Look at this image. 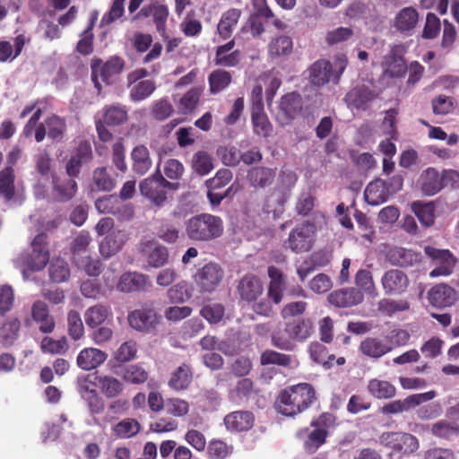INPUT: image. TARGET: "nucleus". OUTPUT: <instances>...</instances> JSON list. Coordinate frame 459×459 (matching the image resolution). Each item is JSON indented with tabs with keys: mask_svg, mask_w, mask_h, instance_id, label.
I'll use <instances>...</instances> for the list:
<instances>
[{
	"mask_svg": "<svg viewBox=\"0 0 459 459\" xmlns=\"http://www.w3.org/2000/svg\"><path fill=\"white\" fill-rule=\"evenodd\" d=\"M293 43L289 36L281 35L271 40L268 53L272 57L288 56L292 52Z\"/></svg>",
	"mask_w": 459,
	"mask_h": 459,
	"instance_id": "603ef678",
	"label": "nucleus"
},
{
	"mask_svg": "<svg viewBox=\"0 0 459 459\" xmlns=\"http://www.w3.org/2000/svg\"><path fill=\"white\" fill-rule=\"evenodd\" d=\"M31 318L42 333H52L56 328V321L50 315L48 306L42 300H36L31 306Z\"/></svg>",
	"mask_w": 459,
	"mask_h": 459,
	"instance_id": "4be33fe9",
	"label": "nucleus"
},
{
	"mask_svg": "<svg viewBox=\"0 0 459 459\" xmlns=\"http://www.w3.org/2000/svg\"><path fill=\"white\" fill-rule=\"evenodd\" d=\"M411 211L420 223L425 227L432 226L435 222L434 202L414 201L411 204Z\"/></svg>",
	"mask_w": 459,
	"mask_h": 459,
	"instance_id": "37998d69",
	"label": "nucleus"
},
{
	"mask_svg": "<svg viewBox=\"0 0 459 459\" xmlns=\"http://www.w3.org/2000/svg\"><path fill=\"white\" fill-rule=\"evenodd\" d=\"M131 158L133 160L132 169L138 175L146 174L152 168V161L150 152L144 145L135 146L131 152Z\"/></svg>",
	"mask_w": 459,
	"mask_h": 459,
	"instance_id": "ea45409f",
	"label": "nucleus"
},
{
	"mask_svg": "<svg viewBox=\"0 0 459 459\" xmlns=\"http://www.w3.org/2000/svg\"><path fill=\"white\" fill-rule=\"evenodd\" d=\"M95 207L99 212L112 214L120 221H129L134 217L133 206L124 204L114 195L98 198L95 202Z\"/></svg>",
	"mask_w": 459,
	"mask_h": 459,
	"instance_id": "f8f14e48",
	"label": "nucleus"
},
{
	"mask_svg": "<svg viewBox=\"0 0 459 459\" xmlns=\"http://www.w3.org/2000/svg\"><path fill=\"white\" fill-rule=\"evenodd\" d=\"M327 299L336 307H350L360 304L364 299V295L358 289L346 288L331 292Z\"/></svg>",
	"mask_w": 459,
	"mask_h": 459,
	"instance_id": "b1692460",
	"label": "nucleus"
},
{
	"mask_svg": "<svg viewBox=\"0 0 459 459\" xmlns=\"http://www.w3.org/2000/svg\"><path fill=\"white\" fill-rule=\"evenodd\" d=\"M156 89L154 81L143 80L134 84L130 90V99L141 101L150 97Z\"/></svg>",
	"mask_w": 459,
	"mask_h": 459,
	"instance_id": "bf43d9fd",
	"label": "nucleus"
},
{
	"mask_svg": "<svg viewBox=\"0 0 459 459\" xmlns=\"http://www.w3.org/2000/svg\"><path fill=\"white\" fill-rule=\"evenodd\" d=\"M316 231V225L312 222L304 221L297 225L284 242L285 248H289L296 254L308 252L314 245Z\"/></svg>",
	"mask_w": 459,
	"mask_h": 459,
	"instance_id": "0eeeda50",
	"label": "nucleus"
},
{
	"mask_svg": "<svg viewBox=\"0 0 459 459\" xmlns=\"http://www.w3.org/2000/svg\"><path fill=\"white\" fill-rule=\"evenodd\" d=\"M147 284V276L137 272H127L120 276L117 290L122 292L143 290Z\"/></svg>",
	"mask_w": 459,
	"mask_h": 459,
	"instance_id": "72a5a7b5",
	"label": "nucleus"
},
{
	"mask_svg": "<svg viewBox=\"0 0 459 459\" xmlns=\"http://www.w3.org/2000/svg\"><path fill=\"white\" fill-rule=\"evenodd\" d=\"M381 284L385 295H400L406 291L409 278L401 270L390 269L383 274Z\"/></svg>",
	"mask_w": 459,
	"mask_h": 459,
	"instance_id": "a211bd4d",
	"label": "nucleus"
},
{
	"mask_svg": "<svg viewBox=\"0 0 459 459\" xmlns=\"http://www.w3.org/2000/svg\"><path fill=\"white\" fill-rule=\"evenodd\" d=\"M193 380V372L191 367L186 363H182L175 371L172 372L168 382L169 386L177 392L186 390Z\"/></svg>",
	"mask_w": 459,
	"mask_h": 459,
	"instance_id": "f704fd0d",
	"label": "nucleus"
},
{
	"mask_svg": "<svg viewBox=\"0 0 459 459\" xmlns=\"http://www.w3.org/2000/svg\"><path fill=\"white\" fill-rule=\"evenodd\" d=\"M456 299L455 290L446 283L436 284L428 292L429 304L438 308L451 307Z\"/></svg>",
	"mask_w": 459,
	"mask_h": 459,
	"instance_id": "412c9836",
	"label": "nucleus"
},
{
	"mask_svg": "<svg viewBox=\"0 0 459 459\" xmlns=\"http://www.w3.org/2000/svg\"><path fill=\"white\" fill-rule=\"evenodd\" d=\"M309 82L315 86H324L330 81L333 82V65L326 59H318L314 62L309 69Z\"/></svg>",
	"mask_w": 459,
	"mask_h": 459,
	"instance_id": "cd10ccee",
	"label": "nucleus"
},
{
	"mask_svg": "<svg viewBox=\"0 0 459 459\" xmlns=\"http://www.w3.org/2000/svg\"><path fill=\"white\" fill-rule=\"evenodd\" d=\"M236 292L241 300L251 303L263 296L264 286L257 276L246 274L238 281Z\"/></svg>",
	"mask_w": 459,
	"mask_h": 459,
	"instance_id": "dca6fc26",
	"label": "nucleus"
},
{
	"mask_svg": "<svg viewBox=\"0 0 459 459\" xmlns=\"http://www.w3.org/2000/svg\"><path fill=\"white\" fill-rule=\"evenodd\" d=\"M232 82V73L224 69H216L208 76L209 91L217 94L226 90Z\"/></svg>",
	"mask_w": 459,
	"mask_h": 459,
	"instance_id": "a18cd8bd",
	"label": "nucleus"
},
{
	"mask_svg": "<svg viewBox=\"0 0 459 459\" xmlns=\"http://www.w3.org/2000/svg\"><path fill=\"white\" fill-rule=\"evenodd\" d=\"M379 443L394 454H411L420 445L418 438L404 432H384L379 437Z\"/></svg>",
	"mask_w": 459,
	"mask_h": 459,
	"instance_id": "1a4fd4ad",
	"label": "nucleus"
},
{
	"mask_svg": "<svg viewBox=\"0 0 459 459\" xmlns=\"http://www.w3.org/2000/svg\"><path fill=\"white\" fill-rule=\"evenodd\" d=\"M423 196H433L446 186L459 188V172L452 169H445L439 172L433 167L421 171L416 183Z\"/></svg>",
	"mask_w": 459,
	"mask_h": 459,
	"instance_id": "7ed1b4c3",
	"label": "nucleus"
},
{
	"mask_svg": "<svg viewBox=\"0 0 459 459\" xmlns=\"http://www.w3.org/2000/svg\"><path fill=\"white\" fill-rule=\"evenodd\" d=\"M152 16L153 23L157 31L162 38L168 39L166 36V22L169 17V9L166 5L157 2L144 5L133 18L132 21H139Z\"/></svg>",
	"mask_w": 459,
	"mask_h": 459,
	"instance_id": "4468645a",
	"label": "nucleus"
},
{
	"mask_svg": "<svg viewBox=\"0 0 459 459\" xmlns=\"http://www.w3.org/2000/svg\"><path fill=\"white\" fill-rule=\"evenodd\" d=\"M178 188L179 183L168 181L159 169L139 185L141 195L148 198L157 207L163 206L167 201V190L175 191Z\"/></svg>",
	"mask_w": 459,
	"mask_h": 459,
	"instance_id": "39448f33",
	"label": "nucleus"
},
{
	"mask_svg": "<svg viewBox=\"0 0 459 459\" xmlns=\"http://www.w3.org/2000/svg\"><path fill=\"white\" fill-rule=\"evenodd\" d=\"M275 171L265 167H254L247 172V178L250 185L255 188H264L273 184Z\"/></svg>",
	"mask_w": 459,
	"mask_h": 459,
	"instance_id": "58836bf2",
	"label": "nucleus"
},
{
	"mask_svg": "<svg viewBox=\"0 0 459 459\" xmlns=\"http://www.w3.org/2000/svg\"><path fill=\"white\" fill-rule=\"evenodd\" d=\"M193 169L201 176L207 175L213 169L211 156L204 151L197 152L193 157Z\"/></svg>",
	"mask_w": 459,
	"mask_h": 459,
	"instance_id": "774afa93",
	"label": "nucleus"
},
{
	"mask_svg": "<svg viewBox=\"0 0 459 459\" xmlns=\"http://www.w3.org/2000/svg\"><path fill=\"white\" fill-rule=\"evenodd\" d=\"M378 97V93L365 84L353 87L344 97L348 107L365 110L368 103Z\"/></svg>",
	"mask_w": 459,
	"mask_h": 459,
	"instance_id": "aec40b11",
	"label": "nucleus"
},
{
	"mask_svg": "<svg viewBox=\"0 0 459 459\" xmlns=\"http://www.w3.org/2000/svg\"><path fill=\"white\" fill-rule=\"evenodd\" d=\"M435 396V392L430 391L423 394H415L407 396L403 400H395L391 403L385 404L381 408V411L384 414H396L405 411H409L411 409L415 408L416 406L421 404L424 402L429 401L433 399Z\"/></svg>",
	"mask_w": 459,
	"mask_h": 459,
	"instance_id": "f3484780",
	"label": "nucleus"
},
{
	"mask_svg": "<svg viewBox=\"0 0 459 459\" xmlns=\"http://www.w3.org/2000/svg\"><path fill=\"white\" fill-rule=\"evenodd\" d=\"M91 242L89 233H80L71 244L72 261L73 263L77 261V258H82L83 256L90 255L88 247Z\"/></svg>",
	"mask_w": 459,
	"mask_h": 459,
	"instance_id": "4d7b16f0",
	"label": "nucleus"
},
{
	"mask_svg": "<svg viewBox=\"0 0 459 459\" xmlns=\"http://www.w3.org/2000/svg\"><path fill=\"white\" fill-rule=\"evenodd\" d=\"M201 92L197 88H192L186 91L179 100L178 108L184 113L192 112L197 106L200 100Z\"/></svg>",
	"mask_w": 459,
	"mask_h": 459,
	"instance_id": "338daca9",
	"label": "nucleus"
},
{
	"mask_svg": "<svg viewBox=\"0 0 459 459\" xmlns=\"http://www.w3.org/2000/svg\"><path fill=\"white\" fill-rule=\"evenodd\" d=\"M14 170L11 167H5L0 171V196L6 201H10L14 197Z\"/></svg>",
	"mask_w": 459,
	"mask_h": 459,
	"instance_id": "09e8293b",
	"label": "nucleus"
},
{
	"mask_svg": "<svg viewBox=\"0 0 459 459\" xmlns=\"http://www.w3.org/2000/svg\"><path fill=\"white\" fill-rule=\"evenodd\" d=\"M93 27H94V21L91 20L89 22L87 28L82 32L81 39L77 42L76 51L82 56H89L94 50V48H93L94 35L92 33Z\"/></svg>",
	"mask_w": 459,
	"mask_h": 459,
	"instance_id": "680f3d73",
	"label": "nucleus"
},
{
	"mask_svg": "<svg viewBox=\"0 0 459 459\" xmlns=\"http://www.w3.org/2000/svg\"><path fill=\"white\" fill-rule=\"evenodd\" d=\"M223 276L224 272L219 264L209 263L197 272L195 281L200 291L212 292L219 287Z\"/></svg>",
	"mask_w": 459,
	"mask_h": 459,
	"instance_id": "ddd939ff",
	"label": "nucleus"
},
{
	"mask_svg": "<svg viewBox=\"0 0 459 459\" xmlns=\"http://www.w3.org/2000/svg\"><path fill=\"white\" fill-rule=\"evenodd\" d=\"M364 196L367 203L373 206L386 202L391 196L386 181L380 178L371 181L364 191Z\"/></svg>",
	"mask_w": 459,
	"mask_h": 459,
	"instance_id": "c85d7f7f",
	"label": "nucleus"
},
{
	"mask_svg": "<svg viewBox=\"0 0 459 459\" xmlns=\"http://www.w3.org/2000/svg\"><path fill=\"white\" fill-rule=\"evenodd\" d=\"M124 67V59L117 56H111L106 62L98 57L92 58L91 62V81L98 92L100 93L101 91L100 79L108 84L113 81L114 77L121 74Z\"/></svg>",
	"mask_w": 459,
	"mask_h": 459,
	"instance_id": "423d86ee",
	"label": "nucleus"
},
{
	"mask_svg": "<svg viewBox=\"0 0 459 459\" xmlns=\"http://www.w3.org/2000/svg\"><path fill=\"white\" fill-rule=\"evenodd\" d=\"M286 332L292 337L295 342H303L314 333V324L310 318L298 317L286 322Z\"/></svg>",
	"mask_w": 459,
	"mask_h": 459,
	"instance_id": "a878e982",
	"label": "nucleus"
},
{
	"mask_svg": "<svg viewBox=\"0 0 459 459\" xmlns=\"http://www.w3.org/2000/svg\"><path fill=\"white\" fill-rule=\"evenodd\" d=\"M29 40L24 34H19L14 38L13 46L7 40H0V62L5 63L14 60L21 55L26 42Z\"/></svg>",
	"mask_w": 459,
	"mask_h": 459,
	"instance_id": "c9c22d12",
	"label": "nucleus"
},
{
	"mask_svg": "<svg viewBox=\"0 0 459 459\" xmlns=\"http://www.w3.org/2000/svg\"><path fill=\"white\" fill-rule=\"evenodd\" d=\"M40 348L45 353L65 354L68 351L69 344L65 336L58 340L47 336L42 339Z\"/></svg>",
	"mask_w": 459,
	"mask_h": 459,
	"instance_id": "052dcab7",
	"label": "nucleus"
},
{
	"mask_svg": "<svg viewBox=\"0 0 459 459\" xmlns=\"http://www.w3.org/2000/svg\"><path fill=\"white\" fill-rule=\"evenodd\" d=\"M187 238L195 242H210L223 234L224 225L221 217L211 213L192 216L185 223Z\"/></svg>",
	"mask_w": 459,
	"mask_h": 459,
	"instance_id": "f03ea898",
	"label": "nucleus"
},
{
	"mask_svg": "<svg viewBox=\"0 0 459 459\" xmlns=\"http://www.w3.org/2000/svg\"><path fill=\"white\" fill-rule=\"evenodd\" d=\"M316 400L313 385L299 383L280 392L275 401V408L281 414L293 417L307 410Z\"/></svg>",
	"mask_w": 459,
	"mask_h": 459,
	"instance_id": "f257e3e1",
	"label": "nucleus"
},
{
	"mask_svg": "<svg viewBox=\"0 0 459 459\" xmlns=\"http://www.w3.org/2000/svg\"><path fill=\"white\" fill-rule=\"evenodd\" d=\"M53 195L60 202L71 200L77 192L75 179L70 178H60L53 176Z\"/></svg>",
	"mask_w": 459,
	"mask_h": 459,
	"instance_id": "7c9ffc66",
	"label": "nucleus"
},
{
	"mask_svg": "<svg viewBox=\"0 0 459 459\" xmlns=\"http://www.w3.org/2000/svg\"><path fill=\"white\" fill-rule=\"evenodd\" d=\"M382 65L384 67V76L391 79L403 77L407 69L403 57L397 56L393 51L385 56Z\"/></svg>",
	"mask_w": 459,
	"mask_h": 459,
	"instance_id": "4c0bfd02",
	"label": "nucleus"
},
{
	"mask_svg": "<svg viewBox=\"0 0 459 459\" xmlns=\"http://www.w3.org/2000/svg\"><path fill=\"white\" fill-rule=\"evenodd\" d=\"M92 182L99 191L110 192L116 187V180L106 167L94 169Z\"/></svg>",
	"mask_w": 459,
	"mask_h": 459,
	"instance_id": "8fccbe9b",
	"label": "nucleus"
},
{
	"mask_svg": "<svg viewBox=\"0 0 459 459\" xmlns=\"http://www.w3.org/2000/svg\"><path fill=\"white\" fill-rule=\"evenodd\" d=\"M21 321L14 317L7 319L0 327V343L5 347L13 346L20 336Z\"/></svg>",
	"mask_w": 459,
	"mask_h": 459,
	"instance_id": "a19ab883",
	"label": "nucleus"
},
{
	"mask_svg": "<svg viewBox=\"0 0 459 459\" xmlns=\"http://www.w3.org/2000/svg\"><path fill=\"white\" fill-rule=\"evenodd\" d=\"M112 316L110 306L100 303L89 307L84 312V321L90 328H97Z\"/></svg>",
	"mask_w": 459,
	"mask_h": 459,
	"instance_id": "2f4dec72",
	"label": "nucleus"
},
{
	"mask_svg": "<svg viewBox=\"0 0 459 459\" xmlns=\"http://www.w3.org/2000/svg\"><path fill=\"white\" fill-rule=\"evenodd\" d=\"M251 123L254 134L264 138L269 137L273 127L264 110L251 111Z\"/></svg>",
	"mask_w": 459,
	"mask_h": 459,
	"instance_id": "49530a36",
	"label": "nucleus"
},
{
	"mask_svg": "<svg viewBox=\"0 0 459 459\" xmlns=\"http://www.w3.org/2000/svg\"><path fill=\"white\" fill-rule=\"evenodd\" d=\"M355 284L361 292L364 291L373 297L377 295L372 273L368 270L360 269L356 273Z\"/></svg>",
	"mask_w": 459,
	"mask_h": 459,
	"instance_id": "5fc2aeb1",
	"label": "nucleus"
},
{
	"mask_svg": "<svg viewBox=\"0 0 459 459\" xmlns=\"http://www.w3.org/2000/svg\"><path fill=\"white\" fill-rule=\"evenodd\" d=\"M223 421L226 429L230 432H247L253 428L255 416L249 411H235L227 414Z\"/></svg>",
	"mask_w": 459,
	"mask_h": 459,
	"instance_id": "5701e85b",
	"label": "nucleus"
},
{
	"mask_svg": "<svg viewBox=\"0 0 459 459\" xmlns=\"http://www.w3.org/2000/svg\"><path fill=\"white\" fill-rule=\"evenodd\" d=\"M262 365H277L290 368L293 362V357L289 354L281 353L273 350L267 349L260 356Z\"/></svg>",
	"mask_w": 459,
	"mask_h": 459,
	"instance_id": "3c124183",
	"label": "nucleus"
},
{
	"mask_svg": "<svg viewBox=\"0 0 459 459\" xmlns=\"http://www.w3.org/2000/svg\"><path fill=\"white\" fill-rule=\"evenodd\" d=\"M121 377L127 383L140 385L146 382L149 375L143 367L131 364L123 368Z\"/></svg>",
	"mask_w": 459,
	"mask_h": 459,
	"instance_id": "864d4df0",
	"label": "nucleus"
},
{
	"mask_svg": "<svg viewBox=\"0 0 459 459\" xmlns=\"http://www.w3.org/2000/svg\"><path fill=\"white\" fill-rule=\"evenodd\" d=\"M240 16L241 11L237 8H230L222 13L217 25V31L221 39L226 40L231 37Z\"/></svg>",
	"mask_w": 459,
	"mask_h": 459,
	"instance_id": "e433bc0d",
	"label": "nucleus"
},
{
	"mask_svg": "<svg viewBox=\"0 0 459 459\" xmlns=\"http://www.w3.org/2000/svg\"><path fill=\"white\" fill-rule=\"evenodd\" d=\"M272 344L279 350L292 351L296 348V342L286 332V325L283 330H276L271 335Z\"/></svg>",
	"mask_w": 459,
	"mask_h": 459,
	"instance_id": "0e129e2a",
	"label": "nucleus"
},
{
	"mask_svg": "<svg viewBox=\"0 0 459 459\" xmlns=\"http://www.w3.org/2000/svg\"><path fill=\"white\" fill-rule=\"evenodd\" d=\"M141 430V425L135 419L126 418L112 427V434L117 438H130Z\"/></svg>",
	"mask_w": 459,
	"mask_h": 459,
	"instance_id": "de8ad7c7",
	"label": "nucleus"
},
{
	"mask_svg": "<svg viewBox=\"0 0 459 459\" xmlns=\"http://www.w3.org/2000/svg\"><path fill=\"white\" fill-rule=\"evenodd\" d=\"M367 389L373 397L380 400L393 398L396 394V388L393 384L378 378L370 379Z\"/></svg>",
	"mask_w": 459,
	"mask_h": 459,
	"instance_id": "c03bdc74",
	"label": "nucleus"
},
{
	"mask_svg": "<svg viewBox=\"0 0 459 459\" xmlns=\"http://www.w3.org/2000/svg\"><path fill=\"white\" fill-rule=\"evenodd\" d=\"M67 332L74 341H79L84 335V326L76 310H70L67 314Z\"/></svg>",
	"mask_w": 459,
	"mask_h": 459,
	"instance_id": "6e6d98bb",
	"label": "nucleus"
},
{
	"mask_svg": "<svg viewBox=\"0 0 459 459\" xmlns=\"http://www.w3.org/2000/svg\"><path fill=\"white\" fill-rule=\"evenodd\" d=\"M46 233L38 234L31 242V252L22 253L15 259L16 266L22 270L25 278L27 271L38 272L48 264L49 251Z\"/></svg>",
	"mask_w": 459,
	"mask_h": 459,
	"instance_id": "20e7f679",
	"label": "nucleus"
},
{
	"mask_svg": "<svg viewBox=\"0 0 459 459\" xmlns=\"http://www.w3.org/2000/svg\"><path fill=\"white\" fill-rule=\"evenodd\" d=\"M48 271L51 280L57 283L64 282L70 277L69 265L61 258L54 259L50 264Z\"/></svg>",
	"mask_w": 459,
	"mask_h": 459,
	"instance_id": "13d9d810",
	"label": "nucleus"
},
{
	"mask_svg": "<svg viewBox=\"0 0 459 459\" xmlns=\"http://www.w3.org/2000/svg\"><path fill=\"white\" fill-rule=\"evenodd\" d=\"M419 18V12L414 7H403L396 13L393 27L403 36H411L418 25Z\"/></svg>",
	"mask_w": 459,
	"mask_h": 459,
	"instance_id": "6ab92c4d",
	"label": "nucleus"
},
{
	"mask_svg": "<svg viewBox=\"0 0 459 459\" xmlns=\"http://www.w3.org/2000/svg\"><path fill=\"white\" fill-rule=\"evenodd\" d=\"M139 252L150 267L160 268L169 260V250L166 247L153 241H142L139 245Z\"/></svg>",
	"mask_w": 459,
	"mask_h": 459,
	"instance_id": "2eb2a0df",
	"label": "nucleus"
},
{
	"mask_svg": "<svg viewBox=\"0 0 459 459\" xmlns=\"http://www.w3.org/2000/svg\"><path fill=\"white\" fill-rule=\"evenodd\" d=\"M161 318V315L158 314L151 304H144L140 308L129 312L127 316L129 325L133 329L145 333L156 331Z\"/></svg>",
	"mask_w": 459,
	"mask_h": 459,
	"instance_id": "6e6552de",
	"label": "nucleus"
},
{
	"mask_svg": "<svg viewBox=\"0 0 459 459\" xmlns=\"http://www.w3.org/2000/svg\"><path fill=\"white\" fill-rule=\"evenodd\" d=\"M359 351L366 357L377 359L393 351V345L379 337H367L360 342Z\"/></svg>",
	"mask_w": 459,
	"mask_h": 459,
	"instance_id": "393cba45",
	"label": "nucleus"
},
{
	"mask_svg": "<svg viewBox=\"0 0 459 459\" xmlns=\"http://www.w3.org/2000/svg\"><path fill=\"white\" fill-rule=\"evenodd\" d=\"M108 359V354L97 348H84L82 350L77 358V366L85 371L95 369L103 364Z\"/></svg>",
	"mask_w": 459,
	"mask_h": 459,
	"instance_id": "bb28decb",
	"label": "nucleus"
},
{
	"mask_svg": "<svg viewBox=\"0 0 459 459\" xmlns=\"http://www.w3.org/2000/svg\"><path fill=\"white\" fill-rule=\"evenodd\" d=\"M96 383L100 394L107 399L118 397L124 391V384L117 377L110 375L95 373Z\"/></svg>",
	"mask_w": 459,
	"mask_h": 459,
	"instance_id": "c756f323",
	"label": "nucleus"
},
{
	"mask_svg": "<svg viewBox=\"0 0 459 459\" xmlns=\"http://www.w3.org/2000/svg\"><path fill=\"white\" fill-rule=\"evenodd\" d=\"M102 111L101 121L109 126H120L128 118L126 108L120 104L105 106Z\"/></svg>",
	"mask_w": 459,
	"mask_h": 459,
	"instance_id": "79ce46f5",
	"label": "nucleus"
},
{
	"mask_svg": "<svg viewBox=\"0 0 459 459\" xmlns=\"http://www.w3.org/2000/svg\"><path fill=\"white\" fill-rule=\"evenodd\" d=\"M432 110L436 115H447L456 108L457 102L453 97L438 95L431 100Z\"/></svg>",
	"mask_w": 459,
	"mask_h": 459,
	"instance_id": "69168bd1",
	"label": "nucleus"
},
{
	"mask_svg": "<svg viewBox=\"0 0 459 459\" xmlns=\"http://www.w3.org/2000/svg\"><path fill=\"white\" fill-rule=\"evenodd\" d=\"M387 256L392 264L401 267L412 266L421 260L420 254L401 247L390 249Z\"/></svg>",
	"mask_w": 459,
	"mask_h": 459,
	"instance_id": "473e14b6",
	"label": "nucleus"
},
{
	"mask_svg": "<svg viewBox=\"0 0 459 459\" xmlns=\"http://www.w3.org/2000/svg\"><path fill=\"white\" fill-rule=\"evenodd\" d=\"M74 264L89 276H99L102 272L101 261L99 258H92L90 255L77 258Z\"/></svg>",
	"mask_w": 459,
	"mask_h": 459,
	"instance_id": "e2e57ef3",
	"label": "nucleus"
},
{
	"mask_svg": "<svg viewBox=\"0 0 459 459\" xmlns=\"http://www.w3.org/2000/svg\"><path fill=\"white\" fill-rule=\"evenodd\" d=\"M67 126L65 117L57 115L48 117L44 123H40L35 130V140L37 143L42 142L46 134L54 142L60 143L65 138Z\"/></svg>",
	"mask_w": 459,
	"mask_h": 459,
	"instance_id": "9d476101",
	"label": "nucleus"
},
{
	"mask_svg": "<svg viewBox=\"0 0 459 459\" xmlns=\"http://www.w3.org/2000/svg\"><path fill=\"white\" fill-rule=\"evenodd\" d=\"M303 109V99L297 91L281 96L276 115V120L281 125H289Z\"/></svg>",
	"mask_w": 459,
	"mask_h": 459,
	"instance_id": "9b49d317",
	"label": "nucleus"
}]
</instances>
